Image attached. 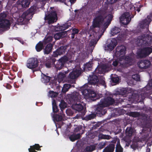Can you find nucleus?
<instances>
[{"label":"nucleus","instance_id":"nucleus-36","mask_svg":"<svg viewBox=\"0 0 152 152\" xmlns=\"http://www.w3.org/2000/svg\"><path fill=\"white\" fill-rule=\"evenodd\" d=\"M133 129L131 127H127L126 130V135L129 137H131L133 132Z\"/></svg>","mask_w":152,"mask_h":152},{"label":"nucleus","instance_id":"nucleus-63","mask_svg":"<svg viewBox=\"0 0 152 152\" xmlns=\"http://www.w3.org/2000/svg\"><path fill=\"white\" fill-rule=\"evenodd\" d=\"M54 1L56 2L59 1L64 3L66 1V0H54Z\"/></svg>","mask_w":152,"mask_h":152},{"label":"nucleus","instance_id":"nucleus-32","mask_svg":"<svg viewBox=\"0 0 152 152\" xmlns=\"http://www.w3.org/2000/svg\"><path fill=\"white\" fill-rule=\"evenodd\" d=\"M64 32H58L54 35V37L56 40H58L64 37Z\"/></svg>","mask_w":152,"mask_h":152},{"label":"nucleus","instance_id":"nucleus-44","mask_svg":"<svg viewBox=\"0 0 152 152\" xmlns=\"http://www.w3.org/2000/svg\"><path fill=\"white\" fill-rule=\"evenodd\" d=\"M72 31L71 37L72 39H74L75 38V35L78 33L79 30L77 29L74 28L72 29Z\"/></svg>","mask_w":152,"mask_h":152},{"label":"nucleus","instance_id":"nucleus-45","mask_svg":"<svg viewBox=\"0 0 152 152\" xmlns=\"http://www.w3.org/2000/svg\"><path fill=\"white\" fill-rule=\"evenodd\" d=\"M132 78L137 81H139L140 80V76L138 74H135L132 76Z\"/></svg>","mask_w":152,"mask_h":152},{"label":"nucleus","instance_id":"nucleus-55","mask_svg":"<svg viewBox=\"0 0 152 152\" xmlns=\"http://www.w3.org/2000/svg\"><path fill=\"white\" fill-rule=\"evenodd\" d=\"M56 106H57L56 103V100L54 99L52 101L53 109H54V107H56Z\"/></svg>","mask_w":152,"mask_h":152},{"label":"nucleus","instance_id":"nucleus-50","mask_svg":"<svg viewBox=\"0 0 152 152\" xmlns=\"http://www.w3.org/2000/svg\"><path fill=\"white\" fill-rule=\"evenodd\" d=\"M83 127L82 126H79L75 129L74 131L75 132H77L82 129Z\"/></svg>","mask_w":152,"mask_h":152},{"label":"nucleus","instance_id":"nucleus-41","mask_svg":"<svg viewBox=\"0 0 152 152\" xmlns=\"http://www.w3.org/2000/svg\"><path fill=\"white\" fill-rule=\"evenodd\" d=\"M54 119L56 121H61L63 120V117L61 115L56 114L53 117Z\"/></svg>","mask_w":152,"mask_h":152},{"label":"nucleus","instance_id":"nucleus-46","mask_svg":"<svg viewBox=\"0 0 152 152\" xmlns=\"http://www.w3.org/2000/svg\"><path fill=\"white\" fill-rule=\"evenodd\" d=\"M120 94L123 95L128 94L129 92L126 88H122L120 90Z\"/></svg>","mask_w":152,"mask_h":152},{"label":"nucleus","instance_id":"nucleus-29","mask_svg":"<svg viewBox=\"0 0 152 152\" xmlns=\"http://www.w3.org/2000/svg\"><path fill=\"white\" fill-rule=\"evenodd\" d=\"M41 76V80L42 83H48L50 80V77L44 74H42Z\"/></svg>","mask_w":152,"mask_h":152},{"label":"nucleus","instance_id":"nucleus-6","mask_svg":"<svg viewBox=\"0 0 152 152\" xmlns=\"http://www.w3.org/2000/svg\"><path fill=\"white\" fill-rule=\"evenodd\" d=\"M106 107L102 103H100L97 105L95 110V113L97 116L101 117L107 113V110L105 108Z\"/></svg>","mask_w":152,"mask_h":152},{"label":"nucleus","instance_id":"nucleus-24","mask_svg":"<svg viewBox=\"0 0 152 152\" xmlns=\"http://www.w3.org/2000/svg\"><path fill=\"white\" fill-rule=\"evenodd\" d=\"M56 59L55 58H48L45 62V65L46 67L50 68L51 67L52 65L54 64L55 62Z\"/></svg>","mask_w":152,"mask_h":152},{"label":"nucleus","instance_id":"nucleus-62","mask_svg":"<svg viewBox=\"0 0 152 152\" xmlns=\"http://www.w3.org/2000/svg\"><path fill=\"white\" fill-rule=\"evenodd\" d=\"M99 69L97 67L95 69L94 72H95V73H99Z\"/></svg>","mask_w":152,"mask_h":152},{"label":"nucleus","instance_id":"nucleus-57","mask_svg":"<svg viewBox=\"0 0 152 152\" xmlns=\"http://www.w3.org/2000/svg\"><path fill=\"white\" fill-rule=\"evenodd\" d=\"M95 41L94 40L91 41V42L90 43V45L91 46H92L94 45H95L96 44L95 42Z\"/></svg>","mask_w":152,"mask_h":152},{"label":"nucleus","instance_id":"nucleus-8","mask_svg":"<svg viewBox=\"0 0 152 152\" xmlns=\"http://www.w3.org/2000/svg\"><path fill=\"white\" fill-rule=\"evenodd\" d=\"M38 59L36 58L32 57L27 60L26 66L28 68L32 69L37 67L38 66Z\"/></svg>","mask_w":152,"mask_h":152},{"label":"nucleus","instance_id":"nucleus-22","mask_svg":"<svg viewBox=\"0 0 152 152\" xmlns=\"http://www.w3.org/2000/svg\"><path fill=\"white\" fill-rule=\"evenodd\" d=\"M82 132L80 133H78L77 134H73L71 135L69 137L70 140L72 141H75V140L80 139L81 137V135L84 133V131L82 130Z\"/></svg>","mask_w":152,"mask_h":152},{"label":"nucleus","instance_id":"nucleus-42","mask_svg":"<svg viewBox=\"0 0 152 152\" xmlns=\"http://www.w3.org/2000/svg\"><path fill=\"white\" fill-rule=\"evenodd\" d=\"M96 115V114L91 113L86 116V120H91L94 118Z\"/></svg>","mask_w":152,"mask_h":152},{"label":"nucleus","instance_id":"nucleus-3","mask_svg":"<svg viewBox=\"0 0 152 152\" xmlns=\"http://www.w3.org/2000/svg\"><path fill=\"white\" fill-rule=\"evenodd\" d=\"M69 60V58L66 55H64L54 63V67L56 71L60 70L63 69L65 65Z\"/></svg>","mask_w":152,"mask_h":152},{"label":"nucleus","instance_id":"nucleus-11","mask_svg":"<svg viewBox=\"0 0 152 152\" xmlns=\"http://www.w3.org/2000/svg\"><path fill=\"white\" fill-rule=\"evenodd\" d=\"M45 19L48 20V24H49L56 22L57 20L56 12L55 11H52L50 14L45 16Z\"/></svg>","mask_w":152,"mask_h":152},{"label":"nucleus","instance_id":"nucleus-14","mask_svg":"<svg viewBox=\"0 0 152 152\" xmlns=\"http://www.w3.org/2000/svg\"><path fill=\"white\" fill-rule=\"evenodd\" d=\"M139 67L141 69H146L150 66L151 63L148 60H142L138 63Z\"/></svg>","mask_w":152,"mask_h":152},{"label":"nucleus","instance_id":"nucleus-54","mask_svg":"<svg viewBox=\"0 0 152 152\" xmlns=\"http://www.w3.org/2000/svg\"><path fill=\"white\" fill-rule=\"evenodd\" d=\"M118 0H107L108 3L110 4H113L115 3Z\"/></svg>","mask_w":152,"mask_h":152},{"label":"nucleus","instance_id":"nucleus-25","mask_svg":"<svg viewBox=\"0 0 152 152\" xmlns=\"http://www.w3.org/2000/svg\"><path fill=\"white\" fill-rule=\"evenodd\" d=\"M115 145L113 143H110L103 150V152H113Z\"/></svg>","mask_w":152,"mask_h":152},{"label":"nucleus","instance_id":"nucleus-30","mask_svg":"<svg viewBox=\"0 0 152 152\" xmlns=\"http://www.w3.org/2000/svg\"><path fill=\"white\" fill-rule=\"evenodd\" d=\"M67 46H60L57 49L59 55H60L64 53L66 51V49Z\"/></svg>","mask_w":152,"mask_h":152},{"label":"nucleus","instance_id":"nucleus-33","mask_svg":"<svg viewBox=\"0 0 152 152\" xmlns=\"http://www.w3.org/2000/svg\"><path fill=\"white\" fill-rule=\"evenodd\" d=\"M66 72H65L64 74V73L62 72H60L59 73L57 77L58 78V81L60 82L64 80V79L65 77H66Z\"/></svg>","mask_w":152,"mask_h":152},{"label":"nucleus","instance_id":"nucleus-16","mask_svg":"<svg viewBox=\"0 0 152 152\" xmlns=\"http://www.w3.org/2000/svg\"><path fill=\"white\" fill-rule=\"evenodd\" d=\"M81 96L77 92H74L71 95L69 101L72 103L77 102L80 100Z\"/></svg>","mask_w":152,"mask_h":152},{"label":"nucleus","instance_id":"nucleus-20","mask_svg":"<svg viewBox=\"0 0 152 152\" xmlns=\"http://www.w3.org/2000/svg\"><path fill=\"white\" fill-rule=\"evenodd\" d=\"M72 107L73 109L79 112L83 110L84 108V106L82 104L77 103L73 104Z\"/></svg>","mask_w":152,"mask_h":152},{"label":"nucleus","instance_id":"nucleus-9","mask_svg":"<svg viewBox=\"0 0 152 152\" xmlns=\"http://www.w3.org/2000/svg\"><path fill=\"white\" fill-rule=\"evenodd\" d=\"M36 9V6L33 5L31 6L28 10L23 12L22 16L23 18L31 19L33 17L34 12Z\"/></svg>","mask_w":152,"mask_h":152},{"label":"nucleus","instance_id":"nucleus-52","mask_svg":"<svg viewBox=\"0 0 152 152\" xmlns=\"http://www.w3.org/2000/svg\"><path fill=\"white\" fill-rule=\"evenodd\" d=\"M107 47L108 48L111 50H113L115 48L114 47H113V45L112 44H111L110 43V44L107 45Z\"/></svg>","mask_w":152,"mask_h":152},{"label":"nucleus","instance_id":"nucleus-43","mask_svg":"<svg viewBox=\"0 0 152 152\" xmlns=\"http://www.w3.org/2000/svg\"><path fill=\"white\" fill-rule=\"evenodd\" d=\"M59 106L62 110V109H64L66 107V103L64 100H61L59 104Z\"/></svg>","mask_w":152,"mask_h":152},{"label":"nucleus","instance_id":"nucleus-2","mask_svg":"<svg viewBox=\"0 0 152 152\" xmlns=\"http://www.w3.org/2000/svg\"><path fill=\"white\" fill-rule=\"evenodd\" d=\"M135 56L134 53L126 56L123 60L119 62V66L122 68H126L132 65L134 61Z\"/></svg>","mask_w":152,"mask_h":152},{"label":"nucleus","instance_id":"nucleus-39","mask_svg":"<svg viewBox=\"0 0 152 152\" xmlns=\"http://www.w3.org/2000/svg\"><path fill=\"white\" fill-rule=\"evenodd\" d=\"M92 64L90 63H88L84 65V70L85 71H88L91 69Z\"/></svg>","mask_w":152,"mask_h":152},{"label":"nucleus","instance_id":"nucleus-19","mask_svg":"<svg viewBox=\"0 0 152 152\" xmlns=\"http://www.w3.org/2000/svg\"><path fill=\"white\" fill-rule=\"evenodd\" d=\"M89 84L91 85H95L97 83L98 81L99 80L98 77L97 76L95 75H92L91 76H90L88 78Z\"/></svg>","mask_w":152,"mask_h":152},{"label":"nucleus","instance_id":"nucleus-48","mask_svg":"<svg viewBox=\"0 0 152 152\" xmlns=\"http://www.w3.org/2000/svg\"><path fill=\"white\" fill-rule=\"evenodd\" d=\"M106 145V143L105 142H102L99 144V148L100 149H102Z\"/></svg>","mask_w":152,"mask_h":152},{"label":"nucleus","instance_id":"nucleus-47","mask_svg":"<svg viewBox=\"0 0 152 152\" xmlns=\"http://www.w3.org/2000/svg\"><path fill=\"white\" fill-rule=\"evenodd\" d=\"M111 80L114 83H117L119 82V78L118 77L116 76V77H112L111 78Z\"/></svg>","mask_w":152,"mask_h":152},{"label":"nucleus","instance_id":"nucleus-40","mask_svg":"<svg viewBox=\"0 0 152 152\" xmlns=\"http://www.w3.org/2000/svg\"><path fill=\"white\" fill-rule=\"evenodd\" d=\"M129 115L130 116L136 118L140 116V114L138 112H130L129 113Z\"/></svg>","mask_w":152,"mask_h":152},{"label":"nucleus","instance_id":"nucleus-17","mask_svg":"<svg viewBox=\"0 0 152 152\" xmlns=\"http://www.w3.org/2000/svg\"><path fill=\"white\" fill-rule=\"evenodd\" d=\"M150 132L142 133L141 134V136L136 138V140L137 142H142L146 140H148L150 137H149Z\"/></svg>","mask_w":152,"mask_h":152},{"label":"nucleus","instance_id":"nucleus-4","mask_svg":"<svg viewBox=\"0 0 152 152\" xmlns=\"http://www.w3.org/2000/svg\"><path fill=\"white\" fill-rule=\"evenodd\" d=\"M7 14L6 13L0 14V28H9L10 27L11 23L9 20L6 18Z\"/></svg>","mask_w":152,"mask_h":152},{"label":"nucleus","instance_id":"nucleus-51","mask_svg":"<svg viewBox=\"0 0 152 152\" xmlns=\"http://www.w3.org/2000/svg\"><path fill=\"white\" fill-rule=\"evenodd\" d=\"M58 55H59V53L58 51H57V49L56 50V51H54L53 52V54L52 55V56L54 57H56Z\"/></svg>","mask_w":152,"mask_h":152},{"label":"nucleus","instance_id":"nucleus-13","mask_svg":"<svg viewBox=\"0 0 152 152\" xmlns=\"http://www.w3.org/2000/svg\"><path fill=\"white\" fill-rule=\"evenodd\" d=\"M120 21L124 25L128 24L131 20L129 13L126 12L123 14L120 18Z\"/></svg>","mask_w":152,"mask_h":152},{"label":"nucleus","instance_id":"nucleus-34","mask_svg":"<svg viewBox=\"0 0 152 152\" xmlns=\"http://www.w3.org/2000/svg\"><path fill=\"white\" fill-rule=\"evenodd\" d=\"M43 47V43L40 41L36 45L35 48L37 52H40L42 49Z\"/></svg>","mask_w":152,"mask_h":152},{"label":"nucleus","instance_id":"nucleus-58","mask_svg":"<svg viewBox=\"0 0 152 152\" xmlns=\"http://www.w3.org/2000/svg\"><path fill=\"white\" fill-rule=\"evenodd\" d=\"M12 57L11 56L10 57H7V56H5L4 57V59L5 60L7 61H9L10 60L11 58Z\"/></svg>","mask_w":152,"mask_h":152},{"label":"nucleus","instance_id":"nucleus-10","mask_svg":"<svg viewBox=\"0 0 152 152\" xmlns=\"http://www.w3.org/2000/svg\"><path fill=\"white\" fill-rule=\"evenodd\" d=\"M152 20V12L148 15L147 18L142 20L139 24L140 28L142 29L146 28V29L148 28L149 25Z\"/></svg>","mask_w":152,"mask_h":152},{"label":"nucleus","instance_id":"nucleus-61","mask_svg":"<svg viewBox=\"0 0 152 152\" xmlns=\"http://www.w3.org/2000/svg\"><path fill=\"white\" fill-rule=\"evenodd\" d=\"M76 0H69L71 4H74L76 1Z\"/></svg>","mask_w":152,"mask_h":152},{"label":"nucleus","instance_id":"nucleus-21","mask_svg":"<svg viewBox=\"0 0 152 152\" xmlns=\"http://www.w3.org/2000/svg\"><path fill=\"white\" fill-rule=\"evenodd\" d=\"M17 4L23 8L28 7L30 4V0H18Z\"/></svg>","mask_w":152,"mask_h":152},{"label":"nucleus","instance_id":"nucleus-27","mask_svg":"<svg viewBox=\"0 0 152 152\" xmlns=\"http://www.w3.org/2000/svg\"><path fill=\"white\" fill-rule=\"evenodd\" d=\"M53 45L51 44H48L45 46L44 49V53L45 54H48L52 51Z\"/></svg>","mask_w":152,"mask_h":152},{"label":"nucleus","instance_id":"nucleus-64","mask_svg":"<svg viewBox=\"0 0 152 152\" xmlns=\"http://www.w3.org/2000/svg\"><path fill=\"white\" fill-rule=\"evenodd\" d=\"M151 150L150 149L148 148H147L146 152H150Z\"/></svg>","mask_w":152,"mask_h":152},{"label":"nucleus","instance_id":"nucleus-26","mask_svg":"<svg viewBox=\"0 0 152 152\" xmlns=\"http://www.w3.org/2000/svg\"><path fill=\"white\" fill-rule=\"evenodd\" d=\"M42 147V146H40L38 144H35L34 145L31 146L28 150L29 152H37L35 150L41 151L40 148Z\"/></svg>","mask_w":152,"mask_h":152},{"label":"nucleus","instance_id":"nucleus-15","mask_svg":"<svg viewBox=\"0 0 152 152\" xmlns=\"http://www.w3.org/2000/svg\"><path fill=\"white\" fill-rule=\"evenodd\" d=\"M114 102V99L110 96L105 97L104 99H102L100 100V102L102 103L106 107L112 105Z\"/></svg>","mask_w":152,"mask_h":152},{"label":"nucleus","instance_id":"nucleus-35","mask_svg":"<svg viewBox=\"0 0 152 152\" xmlns=\"http://www.w3.org/2000/svg\"><path fill=\"white\" fill-rule=\"evenodd\" d=\"M98 140H100L101 139H109L111 137L110 136L108 135H104L102 133H99L98 135Z\"/></svg>","mask_w":152,"mask_h":152},{"label":"nucleus","instance_id":"nucleus-28","mask_svg":"<svg viewBox=\"0 0 152 152\" xmlns=\"http://www.w3.org/2000/svg\"><path fill=\"white\" fill-rule=\"evenodd\" d=\"M143 40L144 41H146L145 43V45L151 44V43H152V37L150 36L149 34H147L146 38H144Z\"/></svg>","mask_w":152,"mask_h":152},{"label":"nucleus","instance_id":"nucleus-23","mask_svg":"<svg viewBox=\"0 0 152 152\" xmlns=\"http://www.w3.org/2000/svg\"><path fill=\"white\" fill-rule=\"evenodd\" d=\"M71 23H65L62 26H59L56 28L55 29L57 31H64L71 26Z\"/></svg>","mask_w":152,"mask_h":152},{"label":"nucleus","instance_id":"nucleus-1","mask_svg":"<svg viewBox=\"0 0 152 152\" xmlns=\"http://www.w3.org/2000/svg\"><path fill=\"white\" fill-rule=\"evenodd\" d=\"M108 8V5H106L96 11L92 22V26L94 28H99L102 26L103 32L110 23L113 18L111 14L112 10L109 11Z\"/></svg>","mask_w":152,"mask_h":152},{"label":"nucleus","instance_id":"nucleus-60","mask_svg":"<svg viewBox=\"0 0 152 152\" xmlns=\"http://www.w3.org/2000/svg\"><path fill=\"white\" fill-rule=\"evenodd\" d=\"M52 41V39L51 38H47L45 40V42H51Z\"/></svg>","mask_w":152,"mask_h":152},{"label":"nucleus","instance_id":"nucleus-18","mask_svg":"<svg viewBox=\"0 0 152 152\" xmlns=\"http://www.w3.org/2000/svg\"><path fill=\"white\" fill-rule=\"evenodd\" d=\"M82 70L80 68L78 69H75L70 72L69 75V78L75 79L77 77L83 72Z\"/></svg>","mask_w":152,"mask_h":152},{"label":"nucleus","instance_id":"nucleus-31","mask_svg":"<svg viewBox=\"0 0 152 152\" xmlns=\"http://www.w3.org/2000/svg\"><path fill=\"white\" fill-rule=\"evenodd\" d=\"M121 31V29L120 28L115 27L111 29V34L113 36H114L119 33Z\"/></svg>","mask_w":152,"mask_h":152},{"label":"nucleus","instance_id":"nucleus-7","mask_svg":"<svg viewBox=\"0 0 152 152\" xmlns=\"http://www.w3.org/2000/svg\"><path fill=\"white\" fill-rule=\"evenodd\" d=\"M152 52V48L150 47H145L139 50L137 52L138 56L141 58L145 57Z\"/></svg>","mask_w":152,"mask_h":152},{"label":"nucleus","instance_id":"nucleus-5","mask_svg":"<svg viewBox=\"0 0 152 152\" xmlns=\"http://www.w3.org/2000/svg\"><path fill=\"white\" fill-rule=\"evenodd\" d=\"M81 89L82 90L83 94L88 98L92 99L96 96V93L94 91L88 89V85L86 84L81 87Z\"/></svg>","mask_w":152,"mask_h":152},{"label":"nucleus","instance_id":"nucleus-49","mask_svg":"<svg viewBox=\"0 0 152 152\" xmlns=\"http://www.w3.org/2000/svg\"><path fill=\"white\" fill-rule=\"evenodd\" d=\"M110 43L113 45V47H115L117 44V42L116 40L115 39H113L111 41V42H110Z\"/></svg>","mask_w":152,"mask_h":152},{"label":"nucleus","instance_id":"nucleus-37","mask_svg":"<svg viewBox=\"0 0 152 152\" xmlns=\"http://www.w3.org/2000/svg\"><path fill=\"white\" fill-rule=\"evenodd\" d=\"M71 85L69 84H64L62 89V92L63 93H65L68 91V90L71 87Z\"/></svg>","mask_w":152,"mask_h":152},{"label":"nucleus","instance_id":"nucleus-53","mask_svg":"<svg viewBox=\"0 0 152 152\" xmlns=\"http://www.w3.org/2000/svg\"><path fill=\"white\" fill-rule=\"evenodd\" d=\"M118 63L119 62H118V61L117 60H115L113 62L112 64L113 66H116L118 65Z\"/></svg>","mask_w":152,"mask_h":152},{"label":"nucleus","instance_id":"nucleus-59","mask_svg":"<svg viewBox=\"0 0 152 152\" xmlns=\"http://www.w3.org/2000/svg\"><path fill=\"white\" fill-rule=\"evenodd\" d=\"M50 94H52V95H51V97H54L56 96L55 95H54V94H55V93L53 91H50Z\"/></svg>","mask_w":152,"mask_h":152},{"label":"nucleus","instance_id":"nucleus-56","mask_svg":"<svg viewBox=\"0 0 152 152\" xmlns=\"http://www.w3.org/2000/svg\"><path fill=\"white\" fill-rule=\"evenodd\" d=\"M53 110L54 113H57L58 111V109L57 106L56 107H54V109H53Z\"/></svg>","mask_w":152,"mask_h":152},{"label":"nucleus","instance_id":"nucleus-12","mask_svg":"<svg viewBox=\"0 0 152 152\" xmlns=\"http://www.w3.org/2000/svg\"><path fill=\"white\" fill-rule=\"evenodd\" d=\"M126 47L124 45L117 46L115 53V56L117 57H123L126 53Z\"/></svg>","mask_w":152,"mask_h":152},{"label":"nucleus","instance_id":"nucleus-38","mask_svg":"<svg viewBox=\"0 0 152 152\" xmlns=\"http://www.w3.org/2000/svg\"><path fill=\"white\" fill-rule=\"evenodd\" d=\"M115 151V152H123V148L121 145L119 141L117 143Z\"/></svg>","mask_w":152,"mask_h":152}]
</instances>
